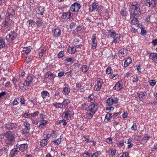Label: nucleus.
<instances>
[{
  "label": "nucleus",
  "instance_id": "48",
  "mask_svg": "<svg viewBox=\"0 0 157 157\" xmlns=\"http://www.w3.org/2000/svg\"><path fill=\"white\" fill-rule=\"evenodd\" d=\"M64 55V51H60L57 55V57L58 58H61L63 57Z\"/></svg>",
  "mask_w": 157,
  "mask_h": 157
},
{
  "label": "nucleus",
  "instance_id": "23",
  "mask_svg": "<svg viewBox=\"0 0 157 157\" xmlns=\"http://www.w3.org/2000/svg\"><path fill=\"white\" fill-rule=\"evenodd\" d=\"M54 36L56 37H58L61 35V30L59 29H55L52 31Z\"/></svg>",
  "mask_w": 157,
  "mask_h": 157
},
{
  "label": "nucleus",
  "instance_id": "3",
  "mask_svg": "<svg viewBox=\"0 0 157 157\" xmlns=\"http://www.w3.org/2000/svg\"><path fill=\"white\" fill-rule=\"evenodd\" d=\"M118 98L115 97H110L108 98L105 101L106 105L108 106H111L118 103Z\"/></svg>",
  "mask_w": 157,
  "mask_h": 157
},
{
  "label": "nucleus",
  "instance_id": "45",
  "mask_svg": "<svg viewBox=\"0 0 157 157\" xmlns=\"http://www.w3.org/2000/svg\"><path fill=\"white\" fill-rule=\"evenodd\" d=\"M94 97L93 95L90 94L88 98V100L89 102H93L94 100Z\"/></svg>",
  "mask_w": 157,
  "mask_h": 157
},
{
  "label": "nucleus",
  "instance_id": "53",
  "mask_svg": "<svg viewBox=\"0 0 157 157\" xmlns=\"http://www.w3.org/2000/svg\"><path fill=\"white\" fill-rule=\"evenodd\" d=\"M131 129L132 131H136L137 130V125L135 123H133L131 127Z\"/></svg>",
  "mask_w": 157,
  "mask_h": 157
},
{
  "label": "nucleus",
  "instance_id": "9",
  "mask_svg": "<svg viewBox=\"0 0 157 157\" xmlns=\"http://www.w3.org/2000/svg\"><path fill=\"white\" fill-rule=\"evenodd\" d=\"M98 4L96 2H94L90 6V7L89 8V11L90 12H94L96 10L97 11L99 12L100 9L99 7H98Z\"/></svg>",
  "mask_w": 157,
  "mask_h": 157
},
{
  "label": "nucleus",
  "instance_id": "44",
  "mask_svg": "<svg viewBox=\"0 0 157 157\" xmlns=\"http://www.w3.org/2000/svg\"><path fill=\"white\" fill-rule=\"evenodd\" d=\"M148 83L150 86H153L156 84V82L155 80L151 79L149 81Z\"/></svg>",
  "mask_w": 157,
  "mask_h": 157
},
{
  "label": "nucleus",
  "instance_id": "17",
  "mask_svg": "<svg viewBox=\"0 0 157 157\" xmlns=\"http://www.w3.org/2000/svg\"><path fill=\"white\" fill-rule=\"evenodd\" d=\"M23 125L24 126V128L23 130V133H29L30 129V124L25 122L24 123Z\"/></svg>",
  "mask_w": 157,
  "mask_h": 157
},
{
  "label": "nucleus",
  "instance_id": "36",
  "mask_svg": "<svg viewBox=\"0 0 157 157\" xmlns=\"http://www.w3.org/2000/svg\"><path fill=\"white\" fill-rule=\"evenodd\" d=\"M108 153L109 155H114L116 153V150L115 149L111 148L108 151Z\"/></svg>",
  "mask_w": 157,
  "mask_h": 157
},
{
  "label": "nucleus",
  "instance_id": "39",
  "mask_svg": "<svg viewBox=\"0 0 157 157\" xmlns=\"http://www.w3.org/2000/svg\"><path fill=\"white\" fill-rule=\"evenodd\" d=\"M70 103V100L68 99H64L63 100L62 103V106L63 105L64 106H67Z\"/></svg>",
  "mask_w": 157,
  "mask_h": 157
},
{
  "label": "nucleus",
  "instance_id": "27",
  "mask_svg": "<svg viewBox=\"0 0 157 157\" xmlns=\"http://www.w3.org/2000/svg\"><path fill=\"white\" fill-rule=\"evenodd\" d=\"M108 33L110 35V37L111 38H114L115 36L117 35L115 31L113 30H108Z\"/></svg>",
  "mask_w": 157,
  "mask_h": 157
},
{
  "label": "nucleus",
  "instance_id": "42",
  "mask_svg": "<svg viewBox=\"0 0 157 157\" xmlns=\"http://www.w3.org/2000/svg\"><path fill=\"white\" fill-rule=\"evenodd\" d=\"M113 71V70L110 67H108L106 70V73L107 75H110Z\"/></svg>",
  "mask_w": 157,
  "mask_h": 157
},
{
  "label": "nucleus",
  "instance_id": "20",
  "mask_svg": "<svg viewBox=\"0 0 157 157\" xmlns=\"http://www.w3.org/2000/svg\"><path fill=\"white\" fill-rule=\"evenodd\" d=\"M70 89L69 87H63L62 91V94L64 95H67L70 92Z\"/></svg>",
  "mask_w": 157,
  "mask_h": 157
},
{
  "label": "nucleus",
  "instance_id": "21",
  "mask_svg": "<svg viewBox=\"0 0 157 157\" xmlns=\"http://www.w3.org/2000/svg\"><path fill=\"white\" fill-rule=\"evenodd\" d=\"M74 46L72 47H69L67 49L68 53L71 54H74L76 52V48Z\"/></svg>",
  "mask_w": 157,
  "mask_h": 157
},
{
  "label": "nucleus",
  "instance_id": "62",
  "mask_svg": "<svg viewBox=\"0 0 157 157\" xmlns=\"http://www.w3.org/2000/svg\"><path fill=\"white\" fill-rule=\"evenodd\" d=\"M19 100V99L17 98L14 100L13 102V105H16L18 104V101Z\"/></svg>",
  "mask_w": 157,
  "mask_h": 157
},
{
  "label": "nucleus",
  "instance_id": "35",
  "mask_svg": "<svg viewBox=\"0 0 157 157\" xmlns=\"http://www.w3.org/2000/svg\"><path fill=\"white\" fill-rule=\"evenodd\" d=\"M126 10V9L125 8H123L121 9L120 14L122 16L126 17L127 16V12Z\"/></svg>",
  "mask_w": 157,
  "mask_h": 157
},
{
  "label": "nucleus",
  "instance_id": "40",
  "mask_svg": "<svg viewBox=\"0 0 157 157\" xmlns=\"http://www.w3.org/2000/svg\"><path fill=\"white\" fill-rule=\"evenodd\" d=\"M7 14H15L14 9L12 7H10L8 9L7 11Z\"/></svg>",
  "mask_w": 157,
  "mask_h": 157
},
{
  "label": "nucleus",
  "instance_id": "26",
  "mask_svg": "<svg viewBox=\"0 0 157 157\" xmlns=\"http://www.w3.org/2000/svg\"><path fill=\"white\" fill-rule=\"evenodd\" d=\"M146 94V92H145L137 93V95L139 97L140 100L142 101L145 98Z\"/></svg>",
  "mask_w": 157,
  "mask_h": 157
},
{
  "label": "nucleus",
  "instance_id": "34",
  "mask_svg": "<svg viewBox=\"0 0 157 157\" xmlns=\"http://www.w3.org/2000/svg\"><path fill=\"white\" fill-rule=\"evenodd\" d=\"M91 154V151L90 150H88L83 154V157H90Z\"/></svg>",
  "mask_w": 157,
  "mask_h": 157
},
{
  "label": "nucleus",
  "instance_id": "64",
  "mask_svg": "<svg viewBox=\"0 0 157 157\" xmlns=\"http://www.w3.org/2000/svg\"><path fill=\"white\" fill-rule=\"evenodd\" d=\"M151 43L153 45H157V39L153 40L151 42Z\"/></svg>",
  "mask_w": 157,
  "mask_h": 157
},
{
  "label": "nucleus",
  "instance_id": "56",
  "mask_svg": "<svg viewBox=\"0 0 157 157\" xmlns=\"http://www.w3.org/2000/svg\"><path fill=\"white\" fill-rule=\"evenodd\" d=\"M51 136L53 138H56L57 136L56 133V132L55 131H52L51 133Z\"/></svg>",
  "mask_w": 157,
  "mask_h": 157
},
{
  "label": "nucleus",
  "instance_id": "5",
  "mask_svg": "<svg viewBox=\"0 0 157 157\" xmlns=\"http://www.w3.org/2000/svg\"><path fill=\"white\" fill-rule=\"evenodd\" d=\"M74 114V112L72 110L71 107H69L68 108L67 107L66 109V112L63 113V115L64 116V118H66L68 119L71 117H73Z\"/></svg>",
  "mask_w": 157,
  "mask_h": 157
},
{
  "label": "nucleus",
  "instance_id": "60",
  "mask_svg": "<svg viewBox=\"0 0 157 157\" xmlns=\"http://www.w3.org/2000/svg\"><path fill=\"white\" fill-rule=\"evenodd\" d=\"M109 115H108V113L106 115L105 118V121L106 122H108L109 121V120H110V117Z\"/></svg>",
  "mask_w": 157,
  "mask_h": 157
},
{
  "label": "nucleus",
  "instance_id": "7",
  "mask_svg": "<svg viewBox=\"0 0 157 157\" xmlns=\"http://www.w3.org/2000/svg\"><path fill=\"white\" fill-rule=\"evenodd\" d=\"M5 127L7 130H11L14 131L17 128V124L15 123L9 122L5 124Z\"/></svg>",
  "mask_w": 157,
  "mask_h": 157
},
{
  "label": "nucleus",
  "instance_id": "32",
  "mask_svg": "<svg viewBox=\"0 0 157 157\" xmlns=\"http://www.w3.org/2000/svg\"><path fill=\"white\" fill-rule=\"evenodd\" d=\"M41 95L43 98L49 97L50 95L49 93L47 91H43L42 92Z\"/></svg>",
  "mask_w": 157,
  "mask_h": 157
},
{
  "label": "nucleus",
  "instance_id": "43",
  "mask_svg": "<svg viewBox=\"0 0 157 157\" xmlns=\"http://www.w3.org/2000/svg\"><path fill=\"white\" fill-rule=\"evenodd\" d=\"M89 68L87 66L83 65L82 67V71L83 72H86L89 70Z\"/></svg>",
  "mask_w": 157,
  "mask_h": 157
},
{
  "label": "nucleus",
  "instance_id": "51",
  "mask_svg": "<svg viewBox=\"0 0 157 157\" xmlns=\"http://www.w3.org/2000/svg\"><path fill=\"white\" fill-rule=\"evenodd\" d=\"M100 155V153L98 151H96L95 152L91 154L90 157H98Z\"/></svg>",
  "mask_w": 157,
  "mask_h": 157
},
{
  "label": "nucleus",
  "instance_id": "2",
  "mask_svg": "<svg viewBox=\"0 0 157 157\" xmlns=\"http://www.w3.org/2000/svg\"><path fill=\"white\" fill-rule=\"evenodd\" d=\"M129 11L130 15L132 17H139L141 14L140 5L136 2H132Z\"/></svg>",
  "mask_w": 157,
  "mask_h": 157
},
{
  "label": "nucleus",
  "instance_id": "22",
  "mask_svg": "<svg viewBox=\"0 0 157 157\" xmlns=\"http://www.w3.org/2000/svg\"><path fill=\"white\" fill-rule=\"evenodd\" d=\"M19 151V150H18V148L17 147L12 149L10 153V157H15V155Z\"/></svg>",
  "mask_w": 157,
  "mask_h": 157
},
{
  "label": "nucleus",
  "instance_id": "61",
  "mask_svg": "<svg viewBox=\"0 0 157 157\" xmlns=\"http://www.w3.org/2000/svg\"><path fill=\"white\" fill-rule=\"evenodd\" d=\"M106 142L108 144H111L113 143L112 140L111 138H108L106 139Z\"/></svg>",
  "mask_w": 157,
  "mask_h": 157
},
{
  "label": "nucleus",
  "instance_id": "41",
  "mask_svg": "<svg viewBox=\"0 0 157 157\" xmlns=\"http://www.w3.org/2000/svg\"><path fill=\"white\" fill-rule=\"evenodd\" d=\"M129 153L127 152H124L122 153L119 154L117 157H128Z\"/></svg>",
  "mask_w": 157,
  "mask_h": 157
},
{
  "label": "nucleus",
  "instance_id": "52",
  "mask_svg": "<svg viewBox=\"0 0 157 157\" xmlns=\"http://www.w3.org/2000/svg\"><path fill=\"white\" fill-rule=\"evenodd\" d=\"M134 18L131 21V23L134 25L138 23V20L136 18L137 17H133Z\"/></svg>",
  "mask_w": 157,
  "mask_h": 157
},
{
  "label": "nucleus",
  "instance_id": "54",
  "mask_svg": "<svg viewBox=\"0 0 157 157\" xmlns=\"http://www.w3.org/2000/svg\"><path fill=\"white\" fill-rule=\"evenodd\" d=\"M132 81L133 82H135L139 80V78L137 75H134L132 76Z\"/></svg>",
  "mask_w": 157,
  "mask_h": 157
},
{
  "label": "nucleus",
  "instance_id": "28",
  "mask_svg": "<svg viewBox=\"0 0 157 157\" xmlns=\"http://www.w3.org/2000/svg\"><path fill=\"white\" fill-rule=\"evenodd\" d=\"M122 86L120 83L119 82H117L116 83L113 87V89L119 91L120 90L122 89Z\"/></svg>",
  "mask_w": 157,
  "mask_h": 157
},
{
  "label": "nucleus",
  "instance_id": "15",
  "mask_svg": "<svg viewBox=\"0 0 157 157\" xmlns=\"http://www.w3.org/2000/svg\"><path fill=\"white\" fill-rule=\"evenodd\" d=\"M28 147V145L26 144H22L20 145L17 144L16 145V147L18 148L19 150H21V151H24L27 149Z\"/></svg>",
  "mask_w": 157,
  "mask_h": 157
},
{
  "label": "nucleus",
  "instance_id": "46",
  "mask_svg": "<svg viewBox=\"0 0 157 157\" xmlns=\"http://www.w3.org/2000/svg\"><path fill=\"white\" fill-rule=\"evenodd\" d=\"M47 144V142L46 139L42 140L40 142V145L41 146L44 147Z\"/></svg>",
  "mask_w": 157,
  "mask_h": 157
},
{
  "label": "nucleus",
  "instance_id": "55",
  "mask_svg": "<svg viewBox=\"0 0 157 157\" xmlns=\"http://www.w3.org/2000/svg\"><path fill=\"white\" fill-rule=\"evenodd\" d=\"M66 17L67 19H70L72 17V16L73 15V14L72 13H71L70 12H68L66 13Z\"/></svg>",
  "mask_w": 157,
  "mask_h": 157
},
{
  "label": "nucleus",
  "instance_id": "12",
  "mask_svg": "<svg viewBox=\"0 0 157 157\" xmlns=\"http://www.w3.org/2000/svg\"><path fill=\"white\" fill-rule=\"evenodd\" d=\"M96 34H93L91 38V48L94 49H95L97 47V43Z\"/></svg>",
  "mask_w": 157,
  "mask_h": 157
},
{
  "label": "nucleus",
  "instance_id": "24",
  "mask_svg": "<svg viewBox=\"0 0 157 157\" xmlns=\"http://www.w3.org/2000/svg\"><path fill=\"white\" fill-rule=\"evenodd\" d=\"M127 50L124 48L121 49L118 52V55L119 57H124L126 53Z\"/></svg>",
  "mask_w": 157,
  "mask_h": 157
},
{
  "label": "nucleus",
  "instance_id": "19",
  "mask_svg": "<svg viewBox=\"0 0 157 157\" xmlns=\"http://www.w3.org/2000/svg\"><path fill=\"white\" fill-rule=\"evenodd\" d=\"M149 59H152L153 62L157 63V54L151 53L149 55Z\"/></svg>",
  "mask_w": 157,
  "mask_h": 157
},
{
  "label": "nucleus",
  "instance_id": "25",
  "mask_svg": "<svg viewBox=\"0 0 157 157\" xmlns=\"http://www.w3.org/2000/svg\"><path fill=\"white\" fill-rule=\"evenodd\" d=\"M132 63V59L130 58L126 59L124 61V67H126Z\"/></svg>",
  "mask_w": 157,
  "mask_h": 157
},
{
  "label": "nucleus",
  "instance_id": "11",
  "mask_svg": "<svg viewBox=\"0 0 157 157\" xmlns=\"http://www.w3.org/2000/svg\"><path fill=\"white\" fill-rule=\"evenodd\" d=\"M81 7L80 4L77 2L72 4L70 7V10L72 12H77Z\"/></svg>",
  "mask_w": 157,
  "mask_h": 157
},
{
  "label": "nucleus",
  "instance_id": "47",
  "mask_svg": "<svg viewBox=\"0 0 157 157\" xmlns=\"http://www.w3.org/2000/svg\"><path fill=\"white\" fill-rule=\"evenodd\" d=\"M0 152H2V153L5 154L8 153V150L7 148H5V147H3L0 149Z\"/></svg>",
  "mask_w": 157,
  "mask_h": 157
},
{
  "label": "nucleus",
  "instance_id": "30",
  "mask_svg": "<svg viewBox=\"0 0 157 157\" xmlns=\"http://www.w3.org/2000/svg\"><path fill=\"white\" fill-rule=\"evenodd\" d=\"M61 137V136H60V138L56 140L53 141L52 142V144L54 146L58 145L61 142V139L60 138Z\"/></svg>",
  "mask_w": 157,
  "mask_h": 157
},
{
  "label": "nucleus",
  "instance_id": "8",
  "mask_svg": "<svg viewBox=\"0 0 157 157\" xmlns=\"http://www.w3.org/2000/svg\"><path fill=\"white\" fill-rule=\"evenodd\" d=\"M16 33L14 32H11L6 36V39L7 41L9 43L12 42L17 37Z\"/></svg>",
  "mask_w": 157,
  "mask_h": 157
},
{
  "label": "nucleus",
  "instance_id": "14",
  "mask_svg": "<svg viewBox=\"0 0 157 157\" xmlns=\"http://www.w3.org/2000/svg\"><path fill=\"white\" fill-rule=\"evenodd\" d=\"M74 46L76 48H80L82 45L81 40L78 38H75L73 41Z\"/></svg>",
  "mask_w": 157,
  "mask_h": 157
},
{
  "label": "nucleus",
  "instance_id": "1",
  "mask_svg": "<svg viewBox=\"0 0 157 157\" xmlns=\"http://www.w3.org/2000/svg\"><path fill=\"white\" fill-rule=\"evenodd\" d=\"M82 108L86 112V117L88 119L92 118L97 111L96 105L94 103H84L82 104Z\"/></svg>",
  "mask_w": 157,
  "mask_h": 157
},
{
  "label": "nucleus",
  "instance_id": "33",
  "mask_svg": "<svg viewBox=\"0 0 157 157\" xmlns=\"http://www.w3.org/2000/svg\"><path fill=\"white\" fill-rule=\"evenodd\" d=\"M31 49V47L30 46L25 47L23 48L22 52L24 53L27 54L30 52Z\"/></svg>",
  "mask_w": 157,
  "mask_h": 157
},
{
  "label": "nucleus",
  "instance_id": "18",
  "mask_svg": "<svg viewBox=\"0 0 157 157\" xmlns=\"http://www.w3.org/2000/svg\"><path fill=\"white\" fill-rule=\"evenodd\" d=\"M55 75L51 72H48L45 75V78H49L50 80H53Z\"/></svg>",
  "mask_w": 157,
  "mask_h": 157
},
{
  "label": "nucleus",
  "instance_id": "50",
  "mask_svg": "<svg viewBox=\"0 0 157 157\" xmlns=\"http://www.w3.org/2000/svg\"><path fill=\"white\" fill-rule=\"evenodd\" d=\"M119 77V75L118 74H112L109 76V78L111 79H112L114 78H115V79Z\"/></svg>",
  "mask_w": 157,
  "mask_h": 157
},
{
  "label": "nucleus",
  "instance_id": "63",
  "mask_svg": "<svg viewBox=\"0 0 157 157\" xmlns=\"http://www.w3.org/2000/svg\"><path fill=\"white\" fill-rule=\"evenodd\" d=\"M110 107H106L105 108V110L106 111H108V110H110V111H112V110H113L114 109V108L113 107V106H109Z\"/></svg>",
  "mask_w": 157,
  "mask_h": 157
},
{
  "label": "nucleus",
  "instance_id": "57",
  "mask_svg": "<svg viewBox=\"0 0 157 157\" xmlns=\"http://www.w3.org/2000/svg\"><path fill=\"white\" fill-rule=\"evenodd\" d=\"M47 50V48L46 46L44 47L43 49H42L41 52H40V56L42 57L43 56V54L44 52H45Z\"/></svg>",
  "mask_w": 157,
  "mask_h": 157
},
{
  "label": "nucleus",
  "instance_id": "37",
  "mask_svg": "<svg viewBox=\"0 0 157 157\" xmlns=\"http://www.w3.org/2000/svg\"><path fill=\"white\" fill-rule=\"evenodd\" d=\"M65 61L67 63H73L74 61V59L72 57H67L65 60Z\"/></svg>",
  "mask_w": 157,
  "mask_h": 157
},
{
  "label": "nucleus",
  "instance_id": "10",
  "mask_svg": "<svg viewBox=\"0 0 157 157\" xmlns=\"http://www.w3.org/2000/svg\"><path fill=\"white\" fill-rule=\"evenodd\" d=\"M97 83L95 85L94 90L96 91L100 90L103 83V80L101 78H98Z\"/></svg>",
  "mask_w": 157,
  "mask_h": 157
},
{
  "label": "nucleus",
  "instance_id": "13",
  "mask_svg": "<svg viewBox=\"0 0 157 157\" xmlns=\"http://www.w3.org/2000/svg\"><path fill=\"white\" fill-rule=\"evenodd\" d=\"M156 0H146L145 4L147 6L152 8L156 6Z\"/></svg>",
  "mask_w": 157,
  "mask_h": 157
},
{
  "label": "nucleus",
  "instance_id": "4",
  "mask_svg": "<svg viewBox=\"0 0 157 157\" xmlns=\"http://www.w3.org/2000/svg\"><path fill=\"white\" fill-rule=\"evenodd\" d=\"M46 116L47 114L46 113L40 114V128H43L48 123V121L46 120Z\"/></svg>",
  "mask_w": 157,
  "mask_h": 157
},
{
  "label": "nucleus",
  "instance_id": "6",
  "mask_svg": "<svg viewBox=\"0 0 157 157\" xmlns=\"http://www.w3.org/2000/svg\"><path fill=\"white\" fill-rule=\"evenodd\" d=\"M4 136L8 141L10 143L14 142L15 141V137L10 131L6 132L4 134Z\"/></svg>",
  "mask_w": 157,
  "mask_h": 157
},
{
  "label": "nucleus",
  "instance_id": "31",
  "mask_svg": "<svg viewBox=\"0 0 157 157\" xmlns=\"http://www.w3.org/2000/svg\"><path fill=\"white\" fill-rule=\"evenodd\" d=\"M52 105L56 109H61L63 107L62 103H59L58 102H56L53 103Z\"/></svg>",
  "mask_w": 157,
  "mask_h": 157
},
{
  "label": "nucleus",
  "instance_id": "29",
  "mask_svg": "<svg viewBox=\"0 0 157 157\" xmlns=\"http://www.w3.org/2000/svg\"><path fill=\"white\" fill-rule=\"evenodd\" d=\"M120 35L119 34H117V35L115 36L114 38H113L114 39L113 41V43H114L115 44L117 43H119L120 41Z\"/></svg>",
  "mask_w": 157,
  "mask_h": 157
},
{
  "label": "nucleus",
  "instance_id": "16",
  "mask_svg": "<svg viewBox=\"0 0 157 157\" xmlns=\"http://www.w3.org/2000/svg\"><path fill=\"white\" fill-rule=\"evenodd\" d=\"M33 80V78L32 76H28L23 83V85L24 86H28L31 83Z\"/></svg>",
  "mask_w": 157,
  "mask_h": 157
},
{
  "label": "nucleus",
  "instance_id": "59",
  "mask_svg": "<svg viewBox=\"0 0 157 157\" xmlns=\"http://www.w3.org/2000/svg\"><path fill=\"white\" fill-rule=\"evenodd\" d=\"M64 71H62L59 72L58 74V76L59 78H61L64 75Z\"/></svg>",
  "mask_w": 157,
  "mask_h": 157
},
{
  "label": "nucleus",
  "instance_id": "58",
  "mask_svg": "<svg viewBox=\"0 0 157 157\" xmlns=\"http://www.w3.org/2000/svg\"><path fill=\"white\" fill-rule=\"evenodd\" d=\"M7 14V17L6 18V20H10V19L11 18V21L12 20L11 19H12L13 17V16L15 14Z\"/></svg>",
  "mask_w": 157,
  "mask_h": 157
},
{
  "label": "nucleus",
  "instance_id": "49",
  "mask_svg": "<svg viewBox=\"0 0 157 157\" xmlns=\"http://www.w3.org/2000/svg\"><path fill=\"white\" fill-rule=\"evenodd\" d=\"M124 141L122 140L120 141L119 143H117V144L119 147L121 148L124 145Z\"/></svg>",
  "mask_w": 157,
  "mask_h": 157
},
{
  "label": "nucleus",
  "instance_id": "38",
  "mask_svg": "<svg viewBox=\"0 0 157 157\" xmlns=\"http://www.w3.org/2000/svg\"><path fill=\"white\" fill-rule=\"evenodd\" d=\"M6 45L5 39L2 37H0V46L3 48Z\"/></svg>",
  "mask_w": 157,
  "mask_h": 157
}]
</instances>
